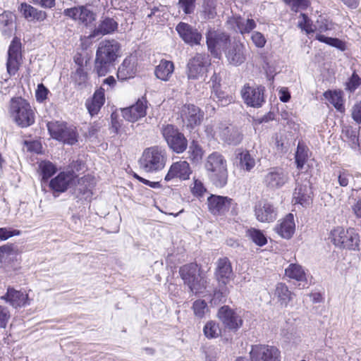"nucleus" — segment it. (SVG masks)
<instances>
[{
	"label": "nucleus",
	"instance_id": "1",
	"mask_svg": "<svg viewBox=\"0 0 361 361\" xmlns=\"http://www.w3.org/2000/svg\"><path fill=\"white\" fill-rule=\"evenodd\" d=\"M120 44L114 40L102 41L98 46L94 61V71L99 76L105 75L119 56Z\"/></svg>",
	"mask_w": 361,
	"mask_h": 361
},
{
	"label": "nucleus",
	"instance_id": "2",
	"mask_svg": "<svg viewBox=\"0 0 361 361\" xmlns=\"http://www.w3.org/2000/svg\"><path fill=\"white\" fill-rule=\"evenodd\" d=\"M205 169L209 172L210 179L216 187L222 188L227 183L226 160L221 154L213 152L209 154L207 158Z\"/></svg>",
	"mask_w": 361,
	"mask_h": 361
},
{
	"label": "nucleus",
	"instance_id": "3",
	"mask_svg": "<svg viewBox=\"0 0 361 361\" xmlns=\"http://www.w3.org/2000/svg\"><path fill=\"white\" fill-rule=\"evenodd\" d=\"M179 274L192 293H202L206 289L207 279L202 274L197 264L190 263L183 265L180 268Z\"/></svg>",
	"mask_w": 361,
	"mask_h": 361
},
{
	"label": "nucleus",
	"instance_id": "4",
	"mask_svg": "<svg viewBox=\"0 0 361 361\" xmlns=\"http://www.w3.org/2000/svg\"><path fill=\"white\" fill-rule=\"evenodd\" d=\"M167 157L166 151L157 146L145 149L139 160L140 166L145 171L154 173L163 169Z\"/></svg>",
	"mask_w": 361,
	"mask_h": 361
},
{
	"label": "nucleus",
	"instance_id": "5",
	"mask_svg": "<svg viewBox=\"0 0 361 361\" xmlns=\"http://www.w3.org/2000/svg\"><path fill=\"white\" fill-rule=\"evenodd\" d=\"M10 113L16 124L21 128H27L35 123L34 110L30 104L21 97L11 99Z\"/></svg>",
	"mask_w": 361,
	"mask_h": 361
},
{
	"label": "nucleus",
	"instance_id": "6",
	"mask_svg": "<svg viewBox=\"0 0 361 361\" xmlns=\"http://www.w3.org/2000/svg\"><path fill=\"white\" fill-rule=\"evenodd\" d=\"M334 245L339 248L356 250L359 249L360 235L353 228L345 229L338 226L331 231Z\"/></svg>",
	"mask_w": 361,
	"mask_h": 361
},
{
	"label": "nucleus",
	"instance_id": "7",
	"mask_svg": "<svg viewBox=\"0 0 361 361\" xmlns=\"http://www.w3.org/2000/svg\"><path fill=\"white\" fill-rule=\"evenodd\" d=\"M160 130L162 137L173 152L180 154L187 149L188 140L176 126L172 124H164Z\"/></svg>",
	"mask_w": 361,
	"mask_h": 361
},
{
	"label": "nucleus",
	"instance_id": "8",
	"mask_svg": "<svg viewBox=\"0 0 361 361\" xmlns=\"http://www.w3.org/2000/svg\"><path fill=\"white\" fill-rule=\"evenodd\" d=\"M47 126L54 139L71 145L77 142L78 134L74 126L59 121L49 122Z\"/></svg>",
	"mask_w": 361,
	"mask_h": 361
},
{
	"label": "nucleus",
	"instance_id": "9",
	"mask_svg": "<svg viewBox=\"0 0 361 361\" xmlns=\"http://www.w3.org/2000/svg\"><path fill=\"white\" fill-rule=\"evenodd\" d=\"M211 64L209 56L206 54H196L187 64V75L190 80L202 78Z\"/></svg>",
	"mask_w": 361,
	"mask_h": 361
},
{
	"label": "nucleus",
	"instance_id": "10",
	"mask_svg": "<svg viewBox=\"0 0 361 361\" xmlns=\"http://www.w3.org/2000/svg\"><path fill=\"white\" fill-rule=\"evenodd\" d=\"M288 172L279 166L271 167L267 169L263 178V183L271 190L281 188L289 181Z\"/></svg>",
	"mask_w": 361,
	"mask_h": 361
},
{
	"label": "nucleus",
	"instance_id": "11",
	"mask_svg": "<svg viewBox=\"0 0 361 361\" xmlns=\"http://www.w3.org/2000/svg\"><path fill=\"white\" fill-rule=\"evenodd\" d=\"M251 361H280L281 352L275 346L254 345L250 352Z\"/></svg>",
	"mask_w": 361,
	"mask_h": 361
},
{
	"label": "nucleus",
	"instance_id": "12",
	"mask_svg": "<svg viewBox=\"0 0 361 361\" xmlns=\"http://www.w3.org/2000/svg\"><path fill=\"white\" fill-rule=\"evenodd\" d=\"M264 87L245 85L241 90V95L245 103L254 108L261 107L264 102Z\"/></svg>",
	"mask_w": 361,
	"mask_h": 361
},
{
	"label": "nucleus",
	"instance_id": "13",
	"mask_svg": "<svg viewBox=\"0 0 361 361\" xmlns=\"http://www.w3.org/2000/svg\"><path fill=\"white\" fill-rule=\"evenodd\" d=\"M207 44L208 49L214 56H218L219 51L228 46L230 37L222 32L209 30L207 35Z\"/></svg>",
	"mask_w": 361,
	"mask_h": 361
},
{
	"label": "nucleus",
	"instance_id": "14",
	"mask_svg": "<svg viewBox=\"0 0 361 361\" xmlns=\"http://www.w3.org/2000/svg\"><path fill=\"white\" fill-rule=\"evenodd\" d=\"M255 215L262 223L273 222L277 217V208L270 202L262 200L255 204Z\"/></svg>",
	"mask_w": 361,
	"mask_h": 361
},
{
	"label": "nucleus",
	"instance_id": "15",
	"mask_svg": "<svg viewBox=\"0 0 361 361\" xmlns=\"http://www.w3.org/2000/svg\"><path fill=\"white\" fill-rule=\"evenodd\" d=\"M217 317L225 328L229 330L237 331L243 325L241 317L227 305L222 306L219 309Z\"/></svg>",
	"mask_w": 361,
	"mask_h": 361
},
{
	"label": "nucleus",
	"instance_id": "16",
	"mask_svg": "<svg viewBox=\"0 0 361 361\" xmlns=\"http://www.w3.org/2000/svg\"><path fill=\"white\" fill-rule=\"evenodd\" d=\"M314 27L315 32H319L315 36L316 39L341 49H344V44L341 40L337 38L328 37L321 34L332 29L331 23L327 20L324 18L317 20Z\"/></svg>",
	"mask_w": 361,
	"mask_h": 361
},
{
	"label": "nucleus",
	"instance_id": "17",
	"mask_svg": "<svg viewBox=\"0 0 361 361\" xmlns=\"http://www.w3.org/2000/svg\"><path fill=\"white\" fill-rule=\"evenodd\" d=\"M224 53L228 62L233 66H239L246 60L245 45L239 41L229 43Z\"/></svg>",
	"mask_w": 361,
	"mask_h": 361
},
{
	"label": "nucleus",
	"instance_id": "18",
	"mask_svg": "<svg viewBox=\"0 0 361 361\" xmlns=\"http://www.w3.org/2000/svg\"><path fill=\"white\" fill-rule=\"evenodd\" d=\"M20 49V40L17 37L13 38L8 48L6 63L7 71L11 75H15L19 68L21 59Z\"/></svg>",
	"mask_w": 361,
	"mask_h": 361
},
{
	"label": "nucleus",
	"instance_id": "19",
	"mask_svg": "<svg viewBox=\"0 0 361 361\" xmlns=\"http://www.w3.org/2000/svg\"><path fill=\"white\" fill-rule=\"evenodd\" d=\"M176 30L185 43L190 46L200 44L202 36L197 29L192 25L180 22L177 25Z\"/></svg>",
	"mask_w": 361,
	"mask_h": 361
},
{
	"label": "nucleus",
	"instance_id": "20",
	"mask_svg": "<svg viewBox=\"0 0 361 361\" xmlns=\"http://www.w3.org/2000/svg\"><path fill=\"white\" fill-rule=\"evenodd\" d=\"M181 116L187 127L193 128L200 125L203 120L204 113L194 104H185L182 108Z\"/></svg>",
	"mask_w": 361,
	"mask_h": 361
},
{
	"label": "nucleus",
	"instance_id": "21",
	"mask_svg": "<svg viewBox=\"0 0 361 361\" xmlns=\"http://www.w3.org/2000/svg\"><path fill=\"white\" fill-rule=\"evenodd\" d=\"M192 170L186 161H179L173 163L169 168L164 180L169 181L173 178H179L183 180L189 179Z\"/></svg>",
	"mask_w": 361,
	"mask_h": 361
},
{
	"label": "nucleus",
	"instance_id": "22",
	"mask_svg": "<svg viewBox=\"0 0 361 361\" xmlns=\"http://www.w3.org/2000/svg\"><path fill=\"white\" fill-rule=\"evenodd\" d=\"M147 101L142 97L133 106L123 109L122 114L125 119L130 122H135L146 115Z\"/></svg>",
	"mask_w": 361,
	"mask_h": 361
},
{
	"label": "nucleus",
	"instance_id": "23",
	"mask_svg": "<svg viewBox=\"0 0 361 361\" xmlns=\"http://www.w3.org/2000/svg\"><path fill=\"white\" fill-rule=\"evenodd\" d=\"M232 199L212 195L207 199L208 208L213 214H223L228 211Z\"/></svg>",
	"mask_w": 361,
	"mask_h": 361
},
{
	"label": "nucleus",
	"instance_id": "24",
	"mask_svg": "<svg viewBox=\"0 0 361 361\" xmlns=\"http://www.w3.org/2000/svg\"><path fill=\"white\" fill-rule=\"evenodd\" d=\"M64 14L85 25L95 19V14L87 6H84L67 8L64 11Z\"/></svg>",
	"mask_w": 361,
	"mask_h": 361
},
{
	"label": "nucleus",
	"instance_id": "25",
	"mask_svg": "<svg viewBox=\"0 0 361 361\" xmlns=\"http://www.w3.org/2000/svg\"><path fill=\"white\" fill-rule=\"evenodd\" d=\"M1 298L14 308L29 305L28 295L27 293L10 287L8 288L6 293L1 296Z\"/></svg>",
	"mask_w": 361,
	"mask_h": 361
},
{
	"label": "nucleus",
	"instance_id": "26",
	"mask_svg": "<svg viewBox=\"0 0 361 361\" xmlns=\"http://www.w3.org/2000/svg\"><path fill=\"white\" fill-rule=\"evenodd\" d=\"M215 274L219 283L226 286L229 283L233 276V269L228 258H221L217 261Z\"/></svg>",
	"mask_w": 361,
	"mask_h": 361
},
{
	"label": "nucleus",
	"instance_id": "27",
	"mask_svg": "<svg viewBox=\"0 0 361 361\" xmlns=\"http://www.w3.org/2000/svg\"><path fill=\"white\" fill-rule=\"evenodd\" d=\"M311 188L308 181L305 180L302 184L297 183L293 195V202L307 207L311 202Z\"/></svg>",
	"mask_w": 361,
	"mask_h": 361
},
{
	"label": "nucleus",
	"instance_id": "28",
	"mask_svg": "<svg viewBox=\"0 0 361 361\" xmlns=\"http://www.w3.org/2000/svg\"><path fill=\"white\" fill-rule=\"evenodd\" d=\"M105 90L100 87L94 92L92 97L86 100L85 106L91 116L99 112L105 102Z\"/></svg>",
	"mask_w": 361,
	"mask_h": 361
},
{
	"label": "nucleus",
	"instance_id": "29",
	"mask_svg": "<svg viewBox=\"0 0 361 361\" xmlns=\"http://www.w3.org/2000/svg\"><path fill=\"white\" fill-rule=\"evenodd\" d=\"M295 228L294 216L292 214H288L279 221L274 230L282 238L289 239L293 236Z\"/></svg>",
	"mask_w": 361,
	"mask_h": 361
},
{
	"label": "nucleus",
	"instance_id": "30",
	"mask_svg": "<svg viewBox=\"0 0 361 361\" xmlns=\"http://www.w3.org/2000/svg\"><path fill=\"white\" fill-rule=\"evenodd\" d=\"M73 180V173L70 172H61L50 181L49 186L56 192H63L68 189V186Z\"/></svg>",
	"mask_w": 361,
	"mask_h": 361
},
{
	"label": "nucleus",
	"instance_id": "31",
	"mask_svg": "<svg viewBox=\"0 0 361 361\" xmlns=\"http://www.w3.org/2000/svg\"><path fill=\"white\" fill-rule=\"evenodd\" d=\"M228 23L235 26L237 30L242 35L250 33L257 26L253 19L244 18L240 16H233L228 20Z\"/></svg>",
	"mask_w": 361,
	"mask_h": 361
},
{
	"label": "nucleus",
	"instance_id": "32",
	"mask_svg": "<svg viewBox=\"0 0 361 361\" xmlns=\"http://www.w3.org/2000/svg\"><path fill=\"white\" fill-rule=\"evenodd\" d=\"M19 11L28 21H43L47 18V13L44 11H39L26 3L20 4Z\"/></svg>",
	"mask_w": 361,
	"mask_h": 361
},
{
	"label": "nucleus",
	"instance_id": "33",
	"mask_svg": "<svg viewBox=\"0 0 361 361\" xmlns=\"http://www.w3.org/2000/svg\"><path fill=\"white\" fill-rule=\"evenodd\" d=\"M324 97L335 109L341 112L345 111L343 92L341 90H328L324 93Z\"/></svg>",
	"mask_w": 361,
	"mask_h": 361
},
{
	"label": "nucleus",
	"instance_id": "34",
	"mask_svg": "<svg viewBox=\"0 0 361 361\" xmlns=\"http://www.w3.org/2000/svg\"><path fill=\"white\" fill-rule=\"evenodd\" d=\"M117 27L118 23L113 18H105L101 21L98 27L94 30L90 37L93 38L99 35H105L110 34L116 30Z\"/></svg>",
	"mask_w": 361,
	"mask_h": 361
},
{
	"label": "nucleus",
	"instance_id": "35",
	"mask_svg": "<svg viewBox=\"0 0 361 361\" xmlns=\"http://www.w3.org/2000/svg\"><path fill=\"white\" fill-rule=\"evenodd\" d=\"M173 71L174 66L173 62L162 60L155 68V75L157 78L164 81H168Z\"/></svg>",
	"mask_w": 361,
	"mask_h": 361
},
{
	"label": "nucleus",
	"instance_id": "36",
	"mask_svg": "<svg viewBox=\"0 0 361 361\" xmlns=\"http://www.w3.org/2000/svg\"><path fill=\"white\" fill-rule=\"evenodd\" d=\"M135 73L134 63L131 59H125L118 69L117 75L120 80L133 78Z\"/></svg>",
	"mask_w": 361,
	"mask_h": 361
},
{
	"label": "nucleus",
	"instance_id": "37",
	"mask_svg": "<svg viewBox=\"0 0 361 361\" xmlns=\"http://www.w3.org/2000/svg\"><path fill=\"white\" fill-rule=\"evenodd\" d=\"M13 29V16L11 12L0 14V30L4 35H10Z\"/></svg>",
	"mask_w": 361,
	"mask_h": 361
},
{
	"label": "nucleus",
	"instance_id": "38",
	"mask_svg": "<svg viewBox=\"0 0 361 361\" xmlns=\"http://www.w3.org/2000/svg\"><path fill=\"white\" fill-rule=\"evenodd\" d=\"M275 295L281 305L285 307H286L288 302L292 300V293L284 283L277 284Z\"/></svg>",
	"mask_w": 361,
	"mask_h": 361
},
{
	"label": "nucleus",
	"instance_id": "39",
	"mask_svg": "<svg viewBox=\"0 0 361 361\" xmlns=\"http://www.w3.org/2000/svg\"><path fill=\"white\" fill-rule=\"evenodd\" d=\"M285 274L286 276L297 281H302L305 276L302 267L298 264H290L286 269Z\"/></svg>",
	"mask_w": 361,
	"mask_h": 361
},
{
	"label": "nucleus",
	"instance_id": "40",
	"mask_svg": "<svg viewBox=\"0 0 361 361\" xmlns=\"http://www.w3.org/2000/svg\"><path fill=\"white\" fill-rule=\"evenodd\" d=\"M240 167L246 171H251L255 166V160L248 151L242 152L238 154Z\"/></svg>",
	"mask_w": 361,
	"mask_h": 361
},
{
	"label": "nucleus",
	"instance_id": "41",
	"mask_svg": "<svg viewBox=\"0 0 361 361\" xmlns=\"http://www.w3.org/2000/svg\"><path fill=\"white\" fill-rule=\"evenodd\" d=\"M249 238L257 245L262 247L267 243V239L263 232L257 228H250L247 231Z\"/></svg>",
	"mask_w": 361,
	"mask_h": 361
},
{
	"label": "nucleus",
	"instance_id": "42",
	"mask_svg": "<svg viewBox=\"0 0 361 361\" xmlns=\"http://www.w3.org/2000/svg\"><path fill=\"white\" fill-rule=\"evenodd\" d=\"M203 332L207 338H214L221 335V330L219 324L214 321H209L204 325Z\"/></svg>",
	"mask_w": 361,
	"mask_h": 361
},
{
	"label": "nucleus",
	"instance_id": "43",
	"mask_svg": "<svg viewBox=\"0 0 361 361\" xmlns=\"http://www.w3.org/2000/svg\"><path fill=\"white\" fill-rule=\"evenodd\" d=\"M308 157V149L301 143H298L295 153V162L299 169H302Z\"/></svg>",
	"mask_w": 361,
	"mask_h": 361
},
{
	"label": "nucleus",
	"instance_id": "44",
	"mask_svg": "<svg viewBox=\"0 0 361 361\" xmlns=\"http://www.w3.org/2000/svg\"><path fill=\"white\" fill-rule=\"evenodd\" d=\"M39 169L43 180H48L56 171V166L49 161H42L39 164Z\"/></svg>",
	"mask_w": 361,
	"mask_h": 361
},
{
	"label": "nucleus",
	"instance_id": "45",
	"mask_svg": "<svg viewBox=\"0 0 361 361\" xmlns=\"http://www.w3.org/2000/svg\"><path fill=\"white\" fill-rule=\"evenodd\" d=\"M212 94H214V99H216L220 105L225 106L233 102V97L226 94L223 91L216 88L215 85L212 86Z\"/></svg>",
	"mask_w": 361,
	"mask_h": 361
},
{
	"label": "nucleus",
	"instance_id": "46",
	"mask_svg": "<svg viewBox=\"0 0 361 361\" xmlns=\"http://www.w3.org/2000/svg\"><path fill=\"white\" fill-rule=\"evenodd\" d=\"M360 87H361V78L355 72H353L345 84V90L350 93H353Z\"/></svg>",
	"mask_w": 361,
	"mask_h": 361
},
{
	"label": "nucleus",
	"instance_id": "47",
	"mask_svg": "<svg viewBox=\"0 0 361 361\" xmlns=\"http://www.w3.org/2000/svg\"><path fill=\"white\" fill-rule=\"evenodd\" d=\"M188 153L190 159L194 162H199L203 156V151L200 145L195 141H192L189 147Z\"/></svg>",
	"mask_w": 361,
	"mask_h": 361
},
{
	"label": "nucleus",
	"instance_id": "48",
	"mask_svg": "<svg viewBox=\"0 0 361 361\" xmlns=\"http://www.w3.org/2000/svg\"><path fill=\"white\" fill-rule=\"evenodd\" d=\"M216 0H204L203 13L206 18L212 19L216 15Z\"/></svg>",
	"mask_w": 361,
	"mask_h": 361
},
{
	"label": "nucleus",
	"instance_id": "49",
	"mask_svg": "<svg viewBox=\"0 0 361 361\" xmlns=\"http://www.w3.org/2000/svg\"><path fill=\"white\" fill-rule=\"evenodd\" d=\"M194 314L196 317L202 318L208 311L206 302L202 300H197L194 302L192 305Z\"/></svg>",
	"mask_w": 361,
	"mask_h": 361
},
{
	"label": "nucleus",
	"instance_id": "50",
	"mask_svg": "<svg viewBox=\"0 0 361 361\" xmlns=\"http://www.w3.org/2000/svg\"><path fill=\"white\" fill-rule=\"evenodd\" d=\"M87 178L82 177L78 180V183L75 189V192L85 195V198L90 197L92 192L90 188L86 185Z\"/></svg>",
	"mask_w": 361,
	"mask_h": 361
},
{
	"label": "nucleus",
	"instance_id": "51",
	"mask_svg": "<svg viewBox=\"0 0 361 361\" xmlns=\"http://www.w3.org/2000/svg\"><path fill=\"white\" fill-rule=\"evenodd\" d=\"M195 0H178V7L181 8L185 14L193 13L195 7Z\"/></svg>",
	"mask_w": 361,
	"mask_h": 361
},
{
	"label": "nucleus",
	"instance_id": "52",
	"mask_svg": "<svg viewBox=\"0 0 361 361\" xmlns=\"http://www.w3.org/2000/svg\"><path fill=\"white\" fill-rule=\"evenodd\" d=\"M353 178L352 174H350L346 170H342L338 172V182L340 186L347 187L349 184L350 180Z\"/></svg>",
	"mask_w": 361,
	"mask_h": 361
},
{
	"label": "nucleus",
	"instance_id": "53",
	"mask_svg": "<svg viewBox=\"0 0 361 361\" xmlns=\"http://www.w3.org/2000/svg\"><path fill=\"white\" fill-rule=\"evenodd\" d=\"M191 192L195 196L200 197L206 192V189L200 180L194 178L193 185L191 186Z\"/></svg>",
	"mask_w": 361,
	"mask_h": 361
},
{
	"label": "nucleus",
	"instance_id": "54",
	"mask_svg": "<svg viewBox=\"0 0 361 361\" xmlns=\"http://www.w3.org/2000/svg\"><path fill=\"white\" fill-rule=\"evenodd\" d=\"M251 39L257 47L262 48L266 44V39L263 34L259 32H254L252 34Z\"/></svg>",
	"mask_w": 361,
	"mask_h": 361
},
{
	"label": "nucleus",
	"instance_id": "55",
	"mask_svg": "<svg viewBox=\"0 0 361 361\" xmlns=\"http://www.w3.org/2000/svg\"><path fill=\"white\" fill-rule=\"evenodd\" d=\"M73 79L75 82V83L78 85H82L84 84L87 78V73L84 71V70L81 68H78L74 75H73Z\"/></svg>",
	"mask_w": 361,
	"mask_h": 361
},
{
	"label": "nucleus",
	"instance_id": "56",
	"mask_svg": "<svg viewBox=\"0 0 361 361\" xmlns=\"http://www.w3.org/2000/svg\"><path fill=\"white\" fill-rule=\"evenodd\" d=\"M11 314L7 307L0 305V327L5 328Z\"/></svg>",
	"mask_w": 361,
	"mask_h": 361
},
{
	"label": "nucleus",
	"instance_id": "57",
	"mask_svg": "<svg viewBox=\"0 0 361 361\" xmlns=\"http://www.w3.org/2000/svg\"><path fill=\"white\" fill-rule=\"evenodd\" d=\"M20 231L18 230H11L8 228H0V240H6L14 235H19Z\"/></svg>",
	"mask_w": 361,
	"mask_h": 361
},
{
	"label": "nucleus",
	"instance_id": "58",
	"mask_svg": "<svg viewBox=\"0 0 361 361\" xmlns=\"http://www.w3.org/2000/svg\"><path fill=\"white\" fill-rule=\"evenodd\" d=\"M48 92V89L43 84L38 85L35 92L37 100L39 102H44L47 99Z\"/></svg>",
	"mask_w": 361,
	"mask_h": 361
},
{
	"label": "nucleus",
	"instance_id": "59",
	"mask_svg": "<svg viewBox=\"0 0 361 361\" xmlns=\"http://www.w3.org/2000/svg\"><path fill=\"white\" fill-rule=\"evenodd\" d=\"M284 2L290 6L293 10L297 11L299 8H305L308 6L307 0H283Z\"/></svg>",
	"mask_w": 361,
	"mask_h": 361
},
{
	"label": "nucleus",
	"instance_id": "60",
	"mask_svg": "<svg viewBox=\"0 0 361 361\" xmlns=\"http://www.w3.org/2000/svg\"><path fill=\"white\" fill-rule=\"evenodd\" d=\"M351 115L353 119L357 123L361 124V101L356 103L352 108Z\"/></svg>",
	"mask_w": 361,
	"mask_h": 361
},
{
	"label": "nucleus",
	"instance_id": "61",
	"mask_svg": "<svg viewBox=\"0 0 361 361\" xmlns=\"http://www.w3.org/2000/svg\"><path fill=\"white\" fill-rule=\"evenodd\" d=\"M13 252V248L11 245H4L0 247V264Z\"/></svg>",
	"mask_w": 361,
	"mask_h": 361
},
{
	"label": "nucleus",
	"instance_id": "62",
	"mask_svg": "<svg viewBox=\"0 0 361 361\" xmlns=\"http://www.w3.org/2000/svg\"><path fill=\"white\" fill-rule=\"evenodd\" d=\"M32 1L44 8H51L55 5V0H32Z\"/></svg>",
	"mask_w": 361,
	"mask_h": 361
},
{
	"label": "nucleus",
	"instance_id": "63",
	"mask_svg": "<svg viewBox=\"0 0 361 361\" xmlns=\"http://www.w3.org/2000/svg\"><path fill=\"white\" fill-rule=\"evenodd\" d=\"M279 94L280 100L283 102H288L290 98V93L286 90H281L279 92Z\"/></svg>",
	"mask_w": 361,
	"mask_h": 361
},
{
	"label": "nucleus",
	"instance_id": "64",
	"mask_svg": "<svg viewBox=\"0 0 361 361\" xmlns=\"http://www.w3.org/2000/svg\"><path fill=\"white\" fill-rule=\"evenodd\" d=\"M353 211L357 218H361V203L357 202L353 207Z\"/></svg>",
	"mask_w": 361,
	"mask_h": 361
}]
</instances>
